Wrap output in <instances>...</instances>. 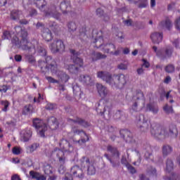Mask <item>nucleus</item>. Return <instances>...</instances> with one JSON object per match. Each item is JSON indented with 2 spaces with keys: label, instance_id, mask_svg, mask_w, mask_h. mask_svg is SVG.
Instances as JSON below:
<instances>
[{
  "label": "nucleus",
  "instance_id": "nucleus-1",
  "mask_svg": "<svg viewBox=\"0 0 180 180\" xmlns=\"http://www.w3.org/2000/svg\"><path fill=\"white\" fill-rule=\"evenodd\" d=\"M39 66L43 72L51 70L53 75H56L58 78L59 84V89L60 91H65V88L64 84H66L70 79V75L66 74L64 71L58 70L57 68V64L53 60L51 56H47L46 58V62L42 60H39Z\"/></svg>",
  "mask_w": 180,
  "mask_h": 180
},
{
  "label": "nucleus",
  "instance_id": "nucleus-2",
  "mask_svg": "<svg viewBox=\"0 0 180 180\" xmlns=\"http://www.w3.org/2000/svg\"><path fill=\"white\" fill-rule=\"evenodd\" d=\"M97 78H100L108 85H110L112 88H116L117 89H122L124 88L127 80L124 75H112L109 72L99 71L97 72Z\"/></svg>",
  "mask_w": 180,
  "mask_h": 180
},
{
  "label": "nucleus",
  "instance_id": "nucleus-3",
  "mask_svg": "<svg viewBox=\"0 0 180 180\" xmlns=\"http://www.w3.org/2000/svg\"><path fill=\"white\" fill-rule=\"evenodd\" d=\"M59 146L61 150L56 148L52 153L53 154H56L60 164L61 165L58 169V172L60 174H64V171H65V167H64V165L65 164V155L64 154V152L72 153V151H74V147L70 144V142H68L67 139H62L60 143H59Z\"/></svg>",
  "mask_w": 180,
  "mask_h": 180
},
{
  "label": "nucleus",
  "instance_id": "nucleus-4",
  "mask_svg": "<svg viewBox=\"0 0 180 180\" xmlns=\"http://www.w3.org/2000/svg\"><path fill=\"white\" fill-rule=\"evenodd\" d=\"M96 46H99L102 51L104 53L112 54V56H119L120 54V51L116 50V46L113 44H107L105 45L102 44L103 43V38L99 37L96 39ZM116 50V51H115Z\"/></svg>",
  "mask_w": 180,
  "mask_h": 180
},
{
  "label": "nucleus",
  "instance_id": "nucleus-5",
  "mask_svg": "<svg viewBox=\"0 0 180 180\" xmlns=\"http://www.w3.org/2000/svg\"><path fill=\"white\" fill-rule=\"evenodd\" d=\"M107 151L110 153L112 157H116V160H112V158H110L109 157V155H108L107 153L104 155V157L107 158L108 161H110L112 168H117L120 167V161L119 160L120 157V153H119V150H117V148L112 147L110 145H108L107 146Z\"/></svg>",
  "mask_w": 180,
  "mask_h": 180
},
{
  "label": "nucleus",
  "instance_id": "nucleus-6",
  "mask_svg": "<svg viewBox=\"0 0 180 180\" xmlns=\"http://www.w3.org/2000/svg\"><path fill=\"white\" fill-rule=\"evenodd\" d=\"M174 171V162L168 159L166 162V174H169L170 176H165L164 180H179V175L172 172Z\"/></svg>",
  "mask_w": 180,
  "mask_h": 180
},
{
  "label": "nucleus",
  "instance_id": "nucleus-7",
  "mask_svg": "<svg viewBox=\"0 0 180 180\" xmlns=\"http://www.w3.org/2000/svg\"><path fill=\"white\" fill-rule=\"evenodd\" d=\"M151 133L155 136H167V134L169 136H178V129L176 127L170 128L168 133L165 129L159 127L152 130Z\"/></svg>",
  "mask_w": 180,
  "mask_h": 180
},
{
  "label": "nucleus",
  "instance_id": "nucleus-8",
  "mask_svg": "<svg viewBox=\"0 0 180 180\" xmlns=\"http://www.w3.org/2000/svg\"><path fill=\"white\" fill-rule=\"evenodd\" d=\"M33 126L40 136H45V134H47L49 128L43 120L38 118L34 119L33 120Z\"/></svg>",
  "mask_w": 180,
  "mask_h": 180
},
{
  "label": "nucleus",
  "instance_id": "nucleus-9",
  "mask_svg": "<svg viewBox=\"0 0 180 180\" xmlns=\"http://www.w3.org/2000/svg\"><path fill=\"white\" fill-rule=\"evenodd\" d=\"M81 167L82 168L87 167V174L89 175H95L96 174V169L94 165V163L89 161V158L86 157H83L81 160Z\"/></svg>",
  "mask_w": 180,
  "mask_h": 180
},
{
  "label": "nucleus",
  "instance_id": "nucleus-10",
  "mask_svg": "<svg viewBox=\"0 0 180 180\" xmlns=\"http://www.w3.org/2000/svg\"><path fill=\"white\" fill-rule=\"evenodd\" d=\"M49 49L52 53L63 52L65 49L64 42L61 39H55L49 46Z\"/></svg>",
  "mask_w": 180,
  "mask_h": 180
},
{
  "label": "nucleus",
  "instance_id": "nucleus-11",
  "mask_svg": "<svg viewBox=\"0 0 180 180\" xmlns=\"http://www.w3.org/2000/svg\"><path fill=\"white\" fill-rule=\"evenodd\" d=\"M153 49L160 58H169L172 56V47H167L165 51L163 49L157 50V46H153Z\"/></svg>",
  "mask_w": 180,
  "mask_h": 180
},
{
  "label": "nucleus",
  "instance_id": "nucleus-12",
  "mask_svg": "<svg viewBox=\"0 0 180 180\" xmlns=\"http://www.w3.org/2000/svg\"><path fill=\"white\" fill-rule=\"evenodd\" d=\"M34 43H37V41H34L33 43L29 41L27 39H22L20 41V46L22 50H27L29 53L32 54H34L36 53V48H34Z\"/></svg>",
  "mask_w": 180,
  "mask_h": 180
},
{
  "label": "nucleus",
  "instance_id": "nucleus-13",
  "mask_svg": "<svg viewBox=\"0 0 180 180\" xmlns=\"http://www.w3.org/2000/svg\"><path fill=\"white\" fill-rule=\"evenodd\" d=\"M70 53L72 54L71 59L72 60L74 64L77 65L79 68H82V67H84V60L82 58H78L79 53L75 51L74 49H70Z\"/></svg>",
  "mask_w": 180,
  "mask_h": 180
},
{
  "label": "nucleus",
  "instance_id": "nucleus-14",
  "mask_svg": "<svg viewBox=\"0 0 180 180\" xmlns=\"http://www.w3.org/2000/svg\"><path fill=\"white\" fill-rule=\"evenodd\" d=\"M70 174L75 178H79V179H82L85 176L84 171L78 165H75L70 169Z\"/></svg>",
  "mask_w": 180,
  "mask_h": 180
},
{
  "label": "nucleus",
  "instance_id": "nucleus-15",
  "mask_svg": "<svg viewBox=\"0 0 180 180\" xmlns=\"http://www.w3.org/2000/svg\"><path fill=\"white\" fill-rule=\"evenodd\" d=\"M98 108H96L97 113H99V115H101V116H103V115H110V111L112 110V104L110 103H107L104 105L103 110L102 111V106H101L100 103L96 104Z\"/></svg>",
  "mask_w": 180,
  "mask_h": 180
},
{
  "label": "nucleus",
  "instance_id": "nucleus-16",
  "mask_svg": "<svg viewBox=\"0 0 180 180\" xmlns=\"http://www.w3.org/2000/svg\"><path fill=\"white\" fill-rule=\"evenodd\" d=\"M96 88L98 95L101 96V98H106V96H109V90H108V88L102 84L97 83L96 84Z\"/></svg>",
  "mask_w": 180,
  "mask_h": 180
},
{
  "label": "nucleus",
  "instance_id": "nucleus-17",
  "mask_svg": "<svg viewBox=\"0 0 180 180\" xmlns=\"http://www.w3.org/2000/svg\"><path fill=\"white\" fill-rule=\"evenodd\" d=\"M46 16H51L55 19H60V13L57 11L56 6H51L48 11H45Z\"/></svg>",
  "mask_w": 180,
  "mask_h": 180
},
{
  "label": "nucleus",
  "instance_id": "nucleus-18",
  "mask_svg": "<svg viewBox=\"0 0 180 180\" xmlns=\"http://www.w3.org/2000/svg\"><path fill=\"white\" fill-rule=\"evenodd\" d=\"M79 79L82 84H85L86 85H92L95 82V78L88 75H80Z\"/></svg>",
  "mask_w": 180,
  "mask_h": 180
},
{
  "label": "nucleus",
  "instance_id": "nucleus-19",
  "mask_svg": "<svg viewBox=\"0 0 180 180\" xmlns=\"http://www.w3.org/2000/svg\"><path fill=\"white\" fill-rule=\"evenodd\" d=\"M162 32H155L150 34V39L154 44H159L162 41Z\"/></svg>",
  "mask_w": 180,
  "mask_h": 180
},
{
  "label": "nucleus",
  "instance_id": "nucleus-20",
  "mask_svg": "<svg viewBox=\"0 0 180 180\" xmlns=\"http://www.w3.org/2000/svg\"><path fill=\"white\" fill-rule=\"evenodd\" d=\"M48 126H49L51 130H56L58 129V122L57 118L53 116H51L47 119Z\"/></svg>",
  "mask_w": 180,
  "mask_h": 180
},
{
  "label": "nucleus",
  "instance_id": "nucleus-21",
  "mask_svg": "<svg viewBox=\"0 0 180 180\" xmlns=\"http://www.w3.org/2000/svg\"><path fill=\"white\" fill-rule=\"evenodd\" d=\"M60 9L63 13H68L71 11V3L70 1H63L60 5Z\"/></svg>",
  "mask_w": 180,
  "mask_h": 180
},
{
  "label": "nucleus",
  "instance_id": "nucleus-22",
  "mask_svg": "<svg viewBox=\"0 0 180 180\" xmlns=\"http://www.w3.org/2000/svg\"><path fill=\"white\" fill-rule=\"evenodd\" d=\"M30 176L32 177V179H36V180H46L47 178L46 176L41 174L40 173L31 170L30 172Z\"/></svg>",
  "mask_w": 180,
  "mask_h": 180
},
{
  "label": "nucleus",
  "instance_id": "nucleus-23",
  "mask_svg": "<svg viewBox=\"0 0 180 180\" xmlns=\"http://www.w3.org/2000/svg\"><path fill=\"white\" fill-rule=\"evenodd\" d=\"M42 37L46 41H50L51 40H53V34L49 28H45L42 31Z\"/></svg>",
  "mask_w": 180,
  "mask_h": 180
},
{
  "label": "nucleus",
  "instance_id": "nucleus-24",
  "mask_svg": "<svg viewBox=\"0 0 180 180\" xmlns=\"http://www.w3.org/2000/svg\"><path fill=\"white\" fill-rule=\"evenodd\" d=\"M69 123H73V124H80V126H83L84 127H88L89 124L86 122L85 120L81 118H76L75 120H68Z\"/></svg>",
  "mask_w": 180,
  "mask_h": 180
},
{
  "label": "nucleus",
  "instance_id": "nucleus-25",
  "mask_svg": "<svg viewBox=\"0 0 180 180\" xmlns=\"http://www.w3.org/2000/svg\"><path fill=\"white\" fill-rule=\"evenodd\" d=\"M65 68L68 70L70 74H78V72H79V68L75 65H65Z\"/></svg>",
  "mask_w": 180,
  "mask_h": 180
},
{
  "label": "nucleus",
  "instance_id": "nucleus-26",
  "mask_svg": "<svg viewBox=\"0 0 180 180\" xmlns=\"http://www.w3.org/2000/svg\"><path fill=\"white\" fill-rule=\"evenodd\" d=\"M106 55L102 54L99 52H92L91 53V60L93 61H96V60H102L106 58Z\"/></svg>",
  "mask_w": 180,
  "mask_h": 180
},
{
  "label": "nucleus",
  "instance_id": "nucleus-27",
  "mask_svg": "<svg viewBox=\"0 0 180 180\" xmlns=\"http://www.w3.org/2000/svg\"><path fill=\"white\" fill-rule=\"evenodd\" d=\"M133 101H136L140 102L141 101H143L144 99V94L141 90H138L136 91L135 94L132 98Z\"/></svg>",
  "mask_w": 180,
  "mask_h": 180
},
{
  "label": "nucleus",
  "instance_id": "nucleus-28",
  "mask_svg": "<svg viewBox=\"0 0 180 180\" xmlns=\"http://www.w3.org/2000/svg\"><path fill=\"white\" fill-rule=\"evenodd\" d=\"M39 146L40 145L39 143H33L26 148V152L27 154H32V153H34Z\"/></svg>",
  "mask_w": 180,
  "mask_h": 180
},
{
  "label": "nucleus",
  "instance_id": "nucleus-29",
  "mask_svg": "<svg viewBox=\"0 0 180 180\" xmlns=\"http://www.w3.org/2000/svg\"><path fill=\"white\" fill-rule=\"evenodd\" d=\"M16 33L19 34L20 32V34L22 40L24 39H27V31L26 30H22V27L17 26L15 27Z\"/></svg>",
  "mask_w": 180,
  "mask_h": 180
},
{
  "label": "nucleus",
  "instance_id": "nucleus-30",
  "mask_svg": "<svg viewBox=\"0 0 180 180\" xmlns=\"http://www.w3.org/2000/svg\"><path fill=\"white\" fill-rule=\"evenodd\" d=\"M20 15H22V11L13 10L11 13V19L13 20H18V19L20 18Z\"/></svg>",
  "mask_w": 180,
  "mask_h": 180
},
{
  "label": "nucleus",
  "instance_id": "nucleus-31",
  "mask_svg": "<svg viewBox=\"0 0 180 180\" xmlns=\"http://www.w3.org/2000/svg\"><path fill=\"white\" fill-rule=\"evenodd\" d=\"M22 113L23 115H30V113H33V105H25L22 110Z\"/></svg>",
  "mask_w": 180,
  "mask_h": 180
},
{
  "label": "nucleus",
  "instance_id": "nucleus-32",
  "mask_svg": "<svg viewBox=\"0 0 180 180\" xmlns=\"http://www.w3.org/2000/svg\"><path fill=\"white\" fill-rule=\"evenodd\" d=\"M172 153V147L169 146H164L162 147V154L165 156L168 155V154H171Z\"/></svg>",
  "mask_w": 180,
  "mask_h": 180
},
{
  "label": "nucleus",
  "instance_id": "nucleus-33",
  "mask_svg": "<svg viewBox=\"0 0 180 180\" xmlns=\"http://www.w3.org/2000/svg\"><path fill=\"white\" fill-rule=\"evenodd\" d=\"M72 133H73V134L75 136H86V134L85 133V131H84L83 130H79L78 129V128H72Z\"/></svg>",
  "mask_w": 180,
  "mask_h": 180
},
{
  "label": "nucleus",
  "instance_id": "nucleus-34",
  "mask_svg": "<svg viewBox=\"0 0 180 180\" xmlns=\"http://www.w3.org/2000/svg\"><path fill=\"white\" fill-rule=\"evenodd\" d=\"M147 110H150L153 113L158 112V106L155 104H148L147 105Z\"/></svg>",
  "mask_w": 180,
  "mask_h": 180
},
{
  "label": "nucleus",
  "instance_id": "nucleus-35",
  "mask_svg": "<svg viewBox=\"0 0 180 180\" xmlns=\"http://www.w3.org/2000/svg\"><path fill=\"white\" fill-rule=\"evenodd\" d=\"M44 171L46 175H50V174H53V167L51 165L46 164L44 166Z\"/></svg>",
  "mask_w": 180,
  "mask_h": 180
},
{
  "label": "nucleus",
  "instance_id": "nucleus-36",
  "mask_svg": "<svg viewBox=\"0 0 180 180\" xmlns=\"http://www.w3.org/2000/svg\"><path fill=\"white\" fill-rule=\"evenodd\" d=\"M151 124H150V122H145L142 123V125L141 126V129L142 130V131H145L146 133H147V131H148L150 127Z\"/></svg>",
  "mask_w": 180,
  "mask_h": 180
},
{
  "label": "nucleus",
  "instance_id": "nucleus-37",
  "mask_svg": "<svg viewBox=\"0 0 180 180\" xmlns=\"http://www.w3.org/2000/svg\"><path fill=\"white\" fill-rule=\"evenodd\" d=\"M34 4L41 11H42L43 8H44L46 5V4H44V0H34Z\"/></svg>",
  "mask_w": 180,
  "mask_h": 180
},
{
  "label": "nucleus",
  "instance_id": "nucleus-38",
  "mask_svg": "<svg viewBox=\"0 0 180 180\" xmlns=\"http://www.w3.org/2000/svg\"><path fill=\"white\" fill-rule=\"evenodd\" d=\"M160 26H162L163 27H166V29H169L172 27V24L171 23V20L169 19H167L165 21H162L160 22Z\"/></svg>",
  "mask_w": 180,
  "mask_h": 180
},
{
  "label": "nucleus",
  "instance_id": "nucleus-39",
  "mask_svg": "<svg viewBox=\"0 0 180 180\" xmlns=\"http://www.w3.org/2000/svg\"><path fill=\"white\" fill-rule=\"evenodd\" d=\"M133 104L131 108V112H139V103L140 101L133 100Z\"/></svg>",
  "mask_w": 180,
  "mask_h": 180
},
{
  "label": "nucleus",
  "instance_id": "nucleus-40",
  "mask_svg": "<svg viewBox=\"0 0 180 180\" xmlns=\"http://www.w3.org/2000/svg\"><path fill=\"white\" fill-rule=\"evenodd\" d=\"M25 60L27 63H30V64H35L36 63V59L33 55H25Z\"/></svg>",
  "mask_w": 180,
  "mask_h": 180
},
{
  "label": "nucleus",
  "instance_id": "nucleus-41",
  "mask_svg": "<svg viewBox=\"0 0 180 180\" xmlns=\"http://www.w3.org/2000/svg\"><path fill=\"white\" fill-rule=\"evenodd\" d=\"M1 38L3 40H9L12 39V34L9 31H4Z\"/></svg>",
  "mask_w": 180,
  "mask_h": 180
},
{
  "label": "nucleus",
  "instance_id": "nucleus-42",
  "mask_svg": "<svg viewBox=\"0 0 180 180\" xmlns=\"http://www.w3.org/2000/svg\"><path fill=\"white\" fill-rule=\"evenodd\" d=\"M131 1V0H128ZM135 2H141L139 8H147L148 6V0H134Z\"/></svg>",
  "mask_w": 180,
  "mask_h": 180
},
{
  "label": "nucleus",
  "instance_id": "nucleus-43",
  "mask_svg": "<svg viewBox=\"0 0 180 180\" xmlns=\"http://www.w3.org/2000/svg\"><path fill=\"white\" fill-rule=\"evenodd\" d=\"M147 173L148 174V175H150V176H155L157 177V169H155V168L150 167Z\"/></svg>",
  "mask_w": 180,
  "mask_h": 180
},
{
  "label": "nucleus",
  "instance_id": "nucleus-44",
  "mask_svg": "<svg viewBox=\"0 0 180 180\" xmlns=\"http://www.w3.org/2000/svg\"><path fill=\"white\" fill-rule=\"evenodd\" d=\"M72 89L73 94H75V95H78V94L81 95V88L78 86V84H73Z\"/></svg>",
  "mask_w": 180,
  "mask_h": 180
},
{
  "label": "nucleus",
  "instance_id": "nucleus-45",
  "mask_svg": "<svg viewBox=\"0 0 180 180\" xmlns=\"http://www.w3.org/2000/svg\"><path fill=\"white\" fill-rule=\"evenodd\" d=\"M68 27L69 29V32H74L77 30V25L75 24V22H70L68 25Z\"/></svg>",
  "mask_w": 180,
  "mask_h": 180
},
{
  "label": "nucleus",
  "instance_id": "nucleus-46",
  "mask_svg": "<svg viewBox=\"0 0 180 180\" xmlns=\"http://www.w3.org/2000/svg\"><path fill=\"white\" fill-rule=\"evenodd\" d=\"M166 72L171 73L175 71V67L173 65H168L165 68Z\"/></svg>",
  "mask_w": 180,
  "mask_h": 180
},
{
  "label": "nucleus",
  "instance_id": "nucleus-47",
  "mask_svg": "<svg viewBox=\"0 0 180 180\" xmlns=\"http://www.w3.org/2000/svg\"><path fill=\"white\" fill-rule=\"evenodd\" d=\"M120 134L121 136H130V134H131V131L129 129H121L120 131Z\"/></svg>",
  "mask_w": 180,
  "mask_h": 180
},
{
  "label": "nucleus",
  "instance_id": "nucleus-48",
  "mask_svg": "<svg viewBox=\"0 0 180 180\" xmlns=\"http://www.w3.org/2000/svg\"><path fill=\"white\" fill-rule=\"evenodd\" d=\"M127 168L128 169V171L130 172V174H136V172H137V170H136V168H134V167L131 166V165H127Z\"/></svg>",
  "mask_w": 180,
  "mask_h": 180
},
{
  "label": "nucleus",
  "instance_id": "nucleus-49",
  "mask_svg": "<svg viewBox=\"0 0 180 180\" xmlns=\"http://www.w3.org/2000/svg\"><path fill=\"white\" fill-rule=\"evenodd\" d=\"M127 67H129V63H122L117 66L119 70H127Z\"/></svg>",
  "mask_w": 180,
  "mask_h": 180
},
{
  "label": "nucleus",
  "instance_id": "nucleus-50",
  "mask_svg": "<svg viewBox=\"0 0 180 180\" xmlns=\"http://www.w3.org/2000/svg\"><path fill=\"white\" fill-rule=\"evenodd\" d=\"M163 110H165L166 113H172V112H174L172 107L168 106L167 104H166L165 106L163 108Z\"/></svg>",
  "mask_w": 180,
  "mask_h": 180
},
{
  "label": "nucleus",
  "instance_id": "nucleus-51",
  "mask_svg": "<svg viewBox=\"0 0 180 180\" xmlns=\"http://www.w3.org/2000/svg\"><path fill=\"white\" fill-rule=\"evenodd\" d=\"M12 153L14 155H19L20 154V148L15 146L12 149Z\"/></svg>",
  "mask_w": 180,
  "mask_h": 180
},
{
  "label": "nucleus",
  "instance_id": "nucleus-52",
  "mask_svg": "<svg viewBox=\"0 0 180 180\" xmlns=\"http://www.w3.org/2000/svg\"><path fill=\"white\" fill-rule=\"evenodd\" d=\"M57 108V105H56V104H53V103H48L46 105V109L47 110H54V109H56Z\"/></svg>",
  "mask_w": 180,
  "mask_h": 180
},
{
  "label": "nucleus",
  "instance_id": "nucleus-53",
  "mask_svg": "<svg viewBox=\"0 0 180 180\" xmlns=\"http://www.w3.org/2000/svg\"><path fill=\"white\" fill-rule=\"evenodd\" d=\"M89 141V136H85L84 138H82L81 140H79L77 143L80 145L82 146V144H85L86 141Z\"/></svg>",
  "mask_w": 180,
  "mask_h": 180
},
{
  "label": "nucleus",
  "instance_id": "nucleus-54",
  "mask_svg": "<svg viewBox=\"0 0 180 180\" xmlns=\"http://www.w3.org/2000/svg\"><path fill=\"white\" fill-rule=\"evenodd\" d=\"M46 79H47L48 82H49L51 84H58V81L52 77H46Z\"/></svg>",
  "mask_w": 180,
  "mask_h": 180
},
{
  "label": "nucleus",
  "instance_id": "nucleus-55",
  "mask_svg": "<svg viewBox=\"0 0 180 180\" xmlns=\"http://www.w3.org/2000/svg\"><path fill=\"white\" fill-rule=\"evenodd\" d=\"M1 105L4 106L3 111L6 112L8 110V108L9 106V103L6 101H1Z\"/></svg>",
  "mask_w": 180,
  "mask_h": 180
},
{
  "label": "nucleus",
  "instance_id": "nucleus-56",
  "mask_svg": "<svg viewBox=\"0 0 180 180\" xmlns=\"http://www.w3.org/2000/svg\"><path fill=\"white\" fill-rule=\"evenodd\" d=\"M174 25L176 29L180 32V17L176 20Z\"/></svg>",
  "mask_w": 180,
  "mask_h": 180
},
{
  "label": "nucleus",
  "instance_id": "nucleus-57",
  "mask_svg": "<svg viewBox=\"0 0 180 180\" xmlns=\"http://www.w3.org/2000/svg\"><path fill=\"white\" fill-rule=\"evenodd\" d=\"M20 140L23 143H27V141H29L30 140V136H22L20 137Z\"/></svg>",
  "mask_w": 180,
  "mask_h": 180
},
{
  "label": "nucleus",
  "instance_id": "nucleus-58",
  "mask_svg": "<svg viewBox=\"0 0 180 180\" xmlns=\"http://www.w3.org/2000/svg\"><path fill=\"white\" fill-rule=\"evenodd\" d=\"M145 158L146 160H151V161H153V153L150 152H146Z\"/></svg>",
  "mask_w": 180,
  "mask_h": 180
},
{
  "label": "nucleus",
  "instance_id": "nucleus-59",
  "mask_svg": "<svg viewBox=\"0 0 180 180\" xmlns=\"http://www.w3.org/2000/svg\"><path fill=\"white\" fill-rule=\"evenodd\" d=\"M142 61L143 63L141 65L142 68H143V67L145 68H150V63H148V61H147V60L143 59Z\"/></svg>",
  "mask_w": 180,
  "mask_h": 180
},
{
  "label": "nucleus",
  "instance_id": "nucleus-60",
  "mask_svg": "<svg viewBox=\"0 0 180 180\" xmlns=\"http://www.w3.org/2000/svg\"><path fill=\"white\" fill-rule=\"evenodd\" d=\"M121 163L123 165H125V167H127V165H130V164L129 163V162H127V159H126V158L122 157L121 159Z\"/></svg>",
  "mask_w": 180,
  "mask_h": 180
},
{
  "label": "nucleus",
  "instance_id": "nucleus-61",
  "mask_svg": "<svg viewBox=\"0 0 180 180\" xmlns=\"http://www.w3.org/2000/svg\"><path fill=\"white\" fill-rule=\"evenodd\" d=\"M65 180H73L74 179L72 178V174L70 173H66L65 175Z\"/></svg>",
  "mask_w": 180,
  "mask_h": 180
},
{
  "label": "nucleus",
  "instance_id": "nucleus-62",
  "mask_svg": "<svg viewBox=\"0 0 180 180\" xmlns=\"http://www.w3.org/2000/svg\"><path fill=\"white\" fill-rule=\"evenodd\" d=\"M11 41L13 44H15V46H18V44H19V38H18V37H13Z\"/></svg>",
  "mask_w": 180,
  "mask_h": 180
},
{
  "label": "nucleus",
  "instance_id": "nucleus-63",
  "mask_svg": "<svg viewBox=\"0 0 180 180\" xmlns=\"http://www.w3.org/2000/svg\"><path fill=\"white\" fill-rule=\"evenodd\" d=\"M37 15V11L35 9L32 8L30 10V15L29 16L33 17Z\"/></svg>",
  "mask_w": 180,
  "mask_h": 180
},
{
  "label": "nucleus",
  "instance_id": "nucleus-64",
  "mask_svg": "<svg viewBox=\"0 0 180 180\" xmlns=\"http://www.w3.org/2000/svg\"><path fill=\"white\" fill-rule=\"evenodd\" d=\"M38 52H39L41 53V56H46V49H44L42 47H40V49H38Z\"/></svg>",
  "mask_w": 180,
  "mask_h": 180
}]
</instances>
